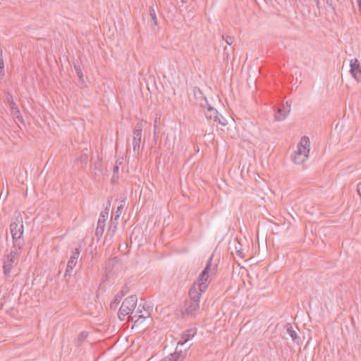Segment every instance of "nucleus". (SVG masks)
Instances as JSON below:
<instances>
[{
    "label": "nucleus",
    "mask_w": 361,
    "mask_h": 361,
    "mask_svg": "<svg viewBox=\"0 0 361 361\" xmlns=\"http://www.w3.org/2000/svg\"><path fill=\"white\" fill-rule=\"evenodd\" d=\"M350 72L357 82L361 80V67L357 59L350 61Z\"/></svg>",
    "instance_id": "obj_6"
},
{
    "label": "nucleus",
    "mask_w": 361,
    "mask_h": 361,
    "mask_svg": "<svg viewBox=\"0 0 361 361\" xmlns=\"http://www.w3.org/2000/svg\"><path fill=\"white\" fill-rule=\"evenodd\" d=\"M16 263L14 260H13L11 258H7L5 257L4 260V265H3V269H4V275L8 277L10 276L11 271L13 267V264Z\"/></svg>",
    "instance_id": "obj_11"
},
{
    "label": "nucleus",
    "mask_w": 361,
    "mask_h": 361,
    "mask_svg": "<svg viewBox=\"0 0 361 361\" xmlns=\"http://www.w3.org/2000/svg\"><path fill=\"white\" fill-rule=\"evenodd\" d=\"M121 295H117L116 299H115V302H119L121 298H120Z\"/></svg>",
    "instance_id": "obj_38"
},
{
    "label": "nucleus",
    "mask_w": 361,
    "mask_h": 361,
    "mask_svg": "<svg viewBox=\"0 0 361 361\" xmlns=\"http://www.w3.org/2000/svg\"><path fill=\"white\" fill-rule=\"evenodd\" d=\"M104 228H97V227L96 228L95 235H96L97 241H99L102 238V237L104 234Z\"/></svg>",
    "instance_id": "obj_30"
},
{
    "label": "nucleus",
    "mask_w": 361,
    "mask_h": 361,
    "mask_svg": "<svg viewBox=\"0 0 361 361\" xmlns=\"http://www.w3.org/2000/svg\"><path fill=\"white\" fill-rule=\"evenodd\" d=\"M21 249H18V246H16L13 244V247H11V252L8 255H6L5 257L10 259L11 258L13 260L16 262L17 260L18 256L19 255V251Z\"/></svg>",
    "instance_id": "obj_17"
},
{
    "label": "nucleus",
    "mask_w": 361,
    "mask_h": 361,
    "mask_svg": "<svg viewBox=\"0 0 361 361\" xmlns=\"http://www.w3.org/2000/svg\"><path fill=\"white\" fill-rule=\"evenodd\" d=\"M123 208H124L123 204H121L117 207V209L114 214V221H118V219H119L121 214H122V212L123 211Z\"/></svg>",
    "instance_id": "obj_27"
},
{
    "label": "nucleus",
    "mask_w": 361,
    "mask_h": 361,
    "mask_svg": "<svg viewBox=\"0 0 361 361\" xmlns=\"http://www.w3.org/2000/svg\"><path fill=\"white\" fill-rule=\"evenodd\" d=\"M285 329L286 330V332L289 334V336L292 338V341L294 343L299 344L300 339L298 336V334H297L296 331L293 329L292 325L288 323L285 325Z\"/></svg>",
    "instance_id": "obj_12"
},
{
    "label": "nucleus",
    "mask_w": 361,
    "mask_h": 361,
    "mask_svg": "<svg viewBox=\"0 0 361 361\" xmlns=\"http://www.w3.org/2000/svg\"><path fill=\"white\" fill-rule=\"evenodd\" d=\"M194 96L198 104L201 107L206 108L207 106H209V103L206 97L203 95L202 92L200 89L197 88L194 90Z\"/></svg>",
    "instance_id": "obj_8"
},
{
    "label": "nucleus",
    "mask_w": 361,
    "mask_h": 361,
    "mask_svg": "<svg viewBox=\"0 0 361 361\" xmlns=\"http://www.w3.org/2000/svg\"><path fill=\"white\" fill-rule=\"evenodd\" d=\"M137 302V298L135 295H130L123 300L118 313L121 320H123L126 316L133 313Z\"/></svg>",
    "instance_id": "obj_3"
},
{
    "label": "nucleus",
    "mask_w": 361,
    "mask_h": 361,
    "mask_svg": "<svg viewBox=\"0 0 361 361\" xmlns=\"http://www.w3.org/2000/svg\"><path fill=\"white\" fill-rule=\"evenodd\" d=\"M310 139L307 136H304L301 138V140L300 142V144L298 147V150L295 151L296 152H300L302 154H307L309 153L310 149Z\"/></svg>",
    "instance_id": "obj_7"
},
{
    "label": "nucleus",
    "mask_w": 361,
    "mask_h": 361,
    "mask_svg": "<svg viewBox=\"0 0 361 361\" xmlns=\"http://www.w3.org/2000/svg\"><path fill=\"white\" fill-rule=\"evenodd\" d=\"M142 310L138 307V309L137 310V313H142Z\"/></svg>",
    "instance_id": "obj_40"
},
{
    "label": "nucleus",
    "mask_w": 361,
    "mask_h": 361,
    "mask_svg": "<svg viewBox=\"0 0 361 361\" xmlns=\"http://www.w3.org/2000/svg\"><path fill=\"white\" fill-rule=\"evenodd\" d=\"M6 100L9 104L11 114L13 115L18 121H23V117L21 116L20 111L18 108L16 104L14 102L11 94L7 93Z\"/></svg>",
    "instance_id": "obj_5"
},
{
    "label": "nucleus",
    "mask_w": 361,
    "mask_h": 361,
    "mask_svg": "<svg viewBox=\"0 0 361 361\" xmlns=\"http://www.w3.org/2000/svg\"><path fill=\"white\" fill-rule=\"evenodd\" d=\"M206 108H207V111H205V116L207 118L214 121L216 118H218L219 112L212 107L209 104Z\"/></svg>",
    "instance_id": "obj_14"
},
{
    "label": "nucleus",
    "mask_w": 361,
    "mask_h": 361,
    "mask_svg": "<svg viewBox=\"0 0 361 361\" xmlns=\"http://www.w3.org/2000/svg\"><path fill=\"white\" fill-rule=\"evenodd\" d=\"M214 121L218 122L222 126H226L227 123L226 120L221 115H218V118L215 119Z\"/></svg>",
    "instance_id": "obj_32"
},
{
    "label": "nucleus",
    "mask_w": 361,
    "mask_h": 361,
    "mask_svg": "<svg viewBox=\"0 0 361 361\" xmlns=\"http://www.w3.org/2000/svg\"><path fill=\"white\" fill-rule=\"evenodd\" d=\"M290 104H291V102H288V101H287V102H286V105H285V106H289V108L290 109Z\"/></svg>",
    "instance_id": "obj_39"
},
{
    "label": "nucleus",
    "mask_w": 361,
    "mask_h": 361,
    "mask_svg": "<svg viewBox=\"0 0 361 361\" xmlns=\"http://www.w3.org/2000/svg\"><path fill=\"white\" fill-rule=\"evenodd\" d=\"M161 131V118L156 116L154 121V140L157 141Z\"/></svg>",
    "instance_id": "obj_13"
},
{
    "label": "nucleus",
    "mask_w": 361,
    "mask_h": 361,
    "mask_svg": "<svg viewBox=\"0 0 361 361\" xmlns=\"http://www.w3.org/2000/svg\"><path fill=\"white\" fill-rule=\"evenodd\" d=\"M0 74L4 75V63L3 59V51L0 49Z\"/></svg>",
    "instance_id": "obj_29"
},
{
    "label": "nucleus",
    "mask_w": 361,
    "mask_h": 361,
    "mask_svg": "<svg viewBox=\"0 0 361 361\" xmlns=\"http://www.w3.org/2000/svg\"><path fill=\"white\" fill-rule=\"evenodd\" d=\"M75 267V266L73 264H71L69 263L67 264V267H66V272H65V275H64V279L66 281H68V279L71 278L72 270Z\"/></svg>",
    "instance_id": "obj_22"
},
{
    "label": "nucleus",
    "mask_w": 361,
    "mask_h": 361,
    "mask_svg": "<svg viewBox=\"0 0 361 361\" xmlns=\"http://www.w3.org/2000/svg\"><path fill=\"white\" fill-rule=\"evenodd\" d=\"M290 112V108L283 105L278 108V111L275 114V119L278 121L284 120Z\"/></svg>",
    "instance_id": "obj_9"
},
{
    "label": "nucleus",
    "mask_w": 361,
    "mask_h": 361,
    "mask_svg": "<svg viewBox=\"0 0 361 361\" xmlns=\"http://www.w3.org/2000/svg\"><path fill=\"white\" fill-rule=\"evenodd\" d=\"M80 252H81L80 246L75 248V250L72 252L71 256L70 259L68 263L75 266L77 264L78 259L80 256Z\"/></svg>",
    "instance_id": "obj_16"
},
{
    "label": "nucleus",
    "mask_w": 361,
    "mask_h": 361,
    "mask_svg": "<svg viewBox=\"0 0 361 361\" xmlns=\"http://www.w3.org/2000/svg\"><path fill=\"white\" fill-rule=\"evenodd\" d=\"M88 336V333L87 331H82L79 334L78 336V345H80Z\"/></svg>",
    "instance_id": "obj_26"
},
{
    "label": "nucleus",
    "mask_w": 361,
    "mask_h": 361,
    "mask_svg": "<svg viewBox=\"0 0 361 361\" xmlns=\"http://www.w3.org/2000/svg\"><path fill=\"white\" fill-rule=\"evenodd\" d=\"M10 231L12 235L13 243L22 249L24 245V240L22 238L23 234V222L22 218L16 219L10 224Z\"/></svg>",
    "instance_id": "obj_2"
},
{
    "label": "nucleus",
    "mask_w": 361,
    "mask_h": 361,
    "mask_svg": "<svg viewBox=\"0 0 361 361\" xmlns=\"http://www.w3.org/2000/svg\"><path fill=\"white\" fill-rule=\"evenodd\" d=\"M111 202L109 201L107 207L105 208L104 211L100 213L99 218L98 220H102V221L106 222L108 216H109V207L110 206Z\"/></svg>",
    "instance_id": "obj_24"
},
{
    "label": "nucleus",
    "mask_w": 361,
    "mask_h": 361,
    "mask_svg": "<svg viewBox=\"0 0 361 361\" xmlns=\"http://www.w3.org/2000/svg\"><path fill=\"white\" fill-rule=\"evenodd\" d=\"M150 317V313L147 312L145 314H140L136 320H135V324H138L139 323L142 322L146 318Z\"/></svg>",
    "instance_id": "obj_28"
},
{
    "label": "nucleus",
    "mask_w": 361,
    "mask_h": 361,
    "mask_svg": "<svg viewBox=\"0 0 361 361\" xmlns=\"http://www.w3.org/2000/svg\"><path fill=\"white\" fill-rule=\"evenodd\" d=\"M105 226H106V222L102 221V220H98L97 226V228H101L104 229Z\"/></svg>",
    "instance_id": "obj_33"
},
{
    "label": "nucleus",
    "mask_w": 361,
    "mask_h": 361,
    "mask_svg": "<svg viewBox=\"0 0 361 361\" xmlns=\"http://www.w3.org/2000/svg\"><path fill=\"white\" fill-rule=\"evenodd\" d=\"M149 15L151 18L152 26L157 25L158 23H157V16H156V11H155L154 8L152 6H150L149 7Z\"/></svg>",
    "instance_id": "obj_19"
},
{
    "label": "nucleus",
    "mask_w": 361,
    "mask_h": 361,
    "mask_svg": "<svg viewBox=\"0 0 361 361\" xmlns=\"http://www.w3.org/2000/svg\"><path fill=\"white\" fill-rule=\"evenodd\" d=\"M307 158V154L295 152L292 157L293 161L296 164H302Z\"/></svg>",
    "instance_id": "obj_15"
},
{
    "label": "nucleus",
    "mask_w": 361,
    "mask_h": 361,
    "mask_svg": "<svg viewBox=\"0 0 361 361\" xmlns=\"http://www.w3.org/2000/svg\"><path fill=\"white\" fill-rule=\"evenodd\" d=\"M121 295L120 298H121L123 296H124L127 293V290L124 289V288L121 291Z\"/></svg>",
    "instance_id": "obj_36"
},
{
    "label": "nucleus",
    "mask_w": 361,
    "mask_h": 361,
    "mask_svg": "<svg viewBox=\"0 0 361 361\" xmlns=\"http://www.w3.org/2000/svg\"><path fill=\"white\" fill-rule=\"evenodd\" d=\"M118 166L117 165H114V176H113V179L115 178L116 176V174L118 173Z\"/></svg>",
    "instance_id": "obj_34"
},
{
    "label": "nucleus",
    "mask_w": 361,
    "mask_h": 361,
    "mask_svg": "<svg viewBox=\"0 0 361 361\" xmlns=\"http://www.w3.org/2000/svg\"><path fill=\"white\" fill-rule=\"evenodd\" d=\"M212 258L213 255L209 257L204 269L190 288L188 293L190 300L185 302L183 314H192L199 310L200 300L209 283L208 273L212 265Z\"/></svg>",
    "instance_id": "obj_1"
},
{
    "label": "nucleus",
    "mask_w": 361,
    "mask_h": 361,
    "mask_svg": "<svg viewBox=\"0 0 361 361\" xmlns=\"http://www.w3.org/2000/svg\"><path fill=\"white\" fill-rule=\"evenodd\" d=\"M184 356L182 355L181 351L178 353L177 350L173 354H171L169 361H182Z\"/></svg>",
    "instance_id": "obj_21"
},
{
    "label": "nucleus",
    "mask_w": 361,
    "mask_h": 361,
    "mask_svg": "<svg viewBox=\"0 0 361 361\" xmlns=\"http://www.w3.org/2000/svg\"><path fill=\"white\" fill-rule=\"evenodd\" d=\"M314 1H315V4H316V6H317V8L320 9L321 8L320 1L319 0H314Z\"/></svg>",
    "instance_id": "obj_37"
},
{
    "label": "nucleus",
    "mask_w": 361,
    "mask_h": 361,
    "mask_svg": "<svg viewBox=\"0 0 361 361\" xmlns=\"http://www.w3.org/2000/svg\"><path fill=\"white\" fill-rule=\"evenodd\" d=\"M222 38L228 45H231L234 42V38L228 35H226V37L222 35Z\"/></svg>",
    "instance_id": "obj_31"
},
{
    "label": "nucleus",
    "mask_w": 361,
    "mask_h": 361,
    "mask_svg": "<svg viewBox=\"0 0 361 361\" xmlns=\"http://www.w3.org/2000/svg\"><path fill=\"white\" fill-rule=\"evenodd\" d=\"M88 159H89L87 154L85 152L81 154L78 160L80 162L82 167L85 168L87 165Z\"/></svg>",
    "instance_id": "obj_25"
},
{
    "label": "nucleus",
    "mask_w": 361,
    "mask_h": 361,
    "mask_svg": "<svg viewBox=\"0 0 361 361\" xmlns=\"http://www.w3.org/2000/svg\"><path fill=\"white\" fill-rule=\"evenodd\" d=\"M94 171L95 176H100L102 173V160L99 157L94 164Z\"/></svg>",
    "instance_id": "obj_18"
},
{
    "label": "nucleus",
    "mask_w": 361,
    "mask_h": 361,
    "mask_svg": "<svg viewBox=\"0 0 361 361\" xmlns=\"http://www.w3.org/2000/svg\"><path fill=\"white\" fill-rule=\"evenodd\" d=\"M74 69L76 72L78 77L79 78L80 81L83 84L85 83L82 71L78 64H74Z\"/></svg>",
    "instance_id": "obj_23"
},
{
    "label": "nucleus",
    "mask_w": 361,
    "mask_h": 361,
    "mask_svg": "<svg viewBox=\"0 0 361 361\" xmlns=\"http://www.w3.org/2000/svg\"><path fill=\"white\" fill-rule=\"evenodd\" d=\"M142 126L137 123L133 130V147L135 152H139L142 137Z\"/></svg>",
    "instance_id": "obj_4"
},
{
    "label": "nucleus",
    "mask_w": 361,
    "mask_h": 361,
    "mask_svg": "<svg viewBox=\"0 0 361 361\" xmlns=\"http://www.w3.org/2000/svg\"><path fill=\"white\" fill-rule=\"evenodd\" d=\"M116 221H114V219L112 223L111 224V225L109 227L107 235H109L111 238H112L116 233V231L117 229V224H118V223Z\"/></svg>",
    "instance_id": "obj_20"
},
{
    "label": "nucleus",
    "mask_w": 361,
    "mask_h": 361,
    "mask_svg": "<svg viewBox=\"0 0 361 361\" xmlns=\"http://www.w3.org/2000/svg\"><path fill=\"white\" fill-rule=\"evenodd\" d=\"M197 331L195 329H190L185 331L182 334V341H180L178 344V345H184L189 340L192 338L196 334Z\"/></svg>",
    "instance_id": "obj_10"
},
{
    "label": "nucleus",
    "mask_w": 361,
    "mask_h": 361,
    "mask_svg": "<svg viewBox=\"0 0 361 361\" xmlns=\"http://www.w3.org/2000/svg\"><path fill=\"white\" fill-rule=\"evenodd\" d=\"M236 253L238 256H240V257H244V255H243V250H238L236 251Z\"/></svg>",
    "instance_id": "obj_35"
}]
</instances>
